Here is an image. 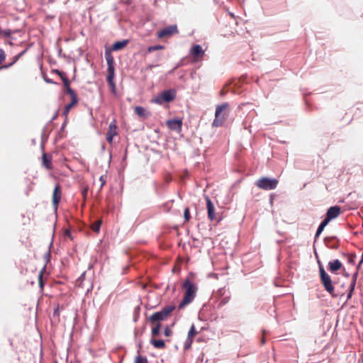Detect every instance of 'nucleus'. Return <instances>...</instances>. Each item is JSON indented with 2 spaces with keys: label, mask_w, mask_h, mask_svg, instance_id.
<instances>
[{
  "label": "nucleus",
  "mask_w": 363,
  "mask_h": 363,
  "mask_svg": "<svg viewBox=\"0 0 363 363\" xmlns=\"http://www.w3.org/2000/svg\"><path fill=\"white\" fill-rule=\"evenodd\" d=\"M184 65V58H182L174 65V67L172 69H170L167 72V74L168 75L173 74L176 69H177L179 67H182Z\"/></svg>",
  "instance_id": "32"
},
{
  "label": "nucleus",
  "mask_w": 363,
  "mask_h": 363,
  "mask_svg": "<svg viewBox=\"0 0 363 363\" xmlns=\"http://www.w3.org/2000/svg\"><path fill=\"white\" fill-rule=\"evenodd\" d=\"M6 55L2 48H0V65L6 60Z\"/></svg>",
  "instance_id": "47"
},
{
  "label": "nucleus",
  "mask_w": 363,
  "mask_h": 363,
  "mask_svg": "<svg viewBox=\"0 0 363 363\" xmlns=\"http://www.w3.org/2000/svg\"><path fill=\"white\" fill-rule=\"evenodd\" d=\"M342 255L347 257V262L350 264L354 265L356 263L357 255L355 253L342 252Z\"/></svg>",
  "instance_id": "26"
},
{
  "label": "nucleus",
  "mask_w": 363,
  "mask_h": 363,
  "mask_svg": "<svg viewBox=\"0 0 363 363\" xmlns=\"http://www.w3.org/2000/svg\"><path fill=\"white\" fill-rule=\"evenodd\" d=\"M134 111L136 115L144 119L147 118L151 115L149 111L140 106H135Z\"/></svg>",
  "instance_id": "20"
},
{
  "label": "nucleus",
  "mask_w": 363,
  "mask_h": 363,
  "mask_svg": "<svg viewBox=\"0 0 363 363\" xmlns=\"http://www.w3.org/2000/svg\"><path fill=\"white\" fill-rule=\"evenodd\" d=\"M357 280V278H353V277H352V280H351L350 284H353L354 285H355V286H356Z\"/></svg>",
  "instance_id": "63"
},
{
  "label": "nucleus",
  "mask_w": 363,
  "mask_h": 363,
  "mask_svg": "<svg viewBox=\"0 0 363 363\" xmlns=\"http://www.w3.org/2000/svg\"><path fill=\"white\" fill-rule=\"evenodd\" d=\"M166 320L167 319L164 318L160 311L153 313L147 318V320L150 323H161L162 321H164Z\"/></svg>",
  "instance_id": "18"
},
{
  "label": "nucleus",
  "mask_w": 363,
  "mask_h": 363,
  "mask_svg": "<svg viewBox=\"0 0 363 363\" xmlns=\"http://www.w3.org/2000/svg\"><path fill=\"white\" fill-rule=\"evenodd\" d=\"M192 301H193V300L184 296L182 301H180V303L178 305V309L179 310L182 309L186 306L191 303Z\"/></svg>",
  "instance_id": "29"
},
{
  "label": "nucleus",
  "mask_w": 363,
  "mask_h": 363,
  "mask_svg": "<svg viewBox=\"0 0 363 363\" xmlns=\"http://www.w3.org/2000/svg\"><path fill=\"white\" fill-rule=\"evenodd\" d=\"M116 121L113 119L109 124L108 130L106 135V140L108 143H112L113 138L118 135Z\"/></svg>",
  "instance_id": "8"
},
{
  "label": "nucleus",
  "mask_w": 363,
  "mask_h": 363,
  "mask_svg": "<svg viewBox=\"0 0 363 363\" xmlns=\"http://www.w3.org/2000/svg\"><path fill=\"white\" fill-rule=\"evenodd\" d=\"M329 223V222H328L326 220L323 219L320 223L319 224V225L318 226V228L316 230V232H315V236H314V244H313V246L315 245V242H316L317 239L319 238V236L321 235V233H323V231L324 230L325 228L326 227V225Z\"/></svg>",
  "instance_id": "22"
},
{
  "label": "nucleus",
  "mask_w": 363,
  "mask_h": 363,
  "mask_svg": "<svg viewBox=\"0 0 363 363\" xmlns=\"http://www.w3.org/2000/svg\"><path fill=\"white\" fill-rule=\"evenodd\" d=\"M191 213L189 207L184 208V218L185 221H189L191 219Z\"/></svg>",
  "instance_id": "42"
},
{
  "label": "nucleus",
  "mask_w": 363,
  "mask_h": 363,
  "mask_svg": "<svg viewBox=\"0 0 363 363\" xmlns=\"http://www.w3.org/2000/svg\"><path fill=\"white\" fill-rule=\"evenodd\" d=\"M28 49H24L23 50H22L21 52L18 53V55L20 56V57H21L22 56H23L25 55V53L27 52Z\"/></svg>",
  "instance_id": "61"
},
{
  "label": "nucleus",
  "mask_w": 363,
  "mask_h": 363,
  "mask_svg": "<svg viewBox=\"0 0 363 363\" xmlns=\"http://www.w3.org/2000/svg\"><path fill=\"white\" fill-rule=\"evenodd\" d=\"M166 124L171 130L180 132L182 128V118L175 117L167 121Z\"/></svg>",
  "instance_id": "7"
},
{
  "label": "nucleus",
  "mask_w": 363,
  "mask_h": 363,
  "mask_svg": "<svg viewBox=\"0 0 363 363\" xmlns=\"http://www.w3.org/2000/svg\"><path fill=\"white\" fill-rule=\"evenodd\" d=\"M327 268L330 273L337 274V272L343 268V265L340 260L335 259L328 262Z\"/></svg>",
  "instance_id": "13"
},
{
  "label": "nucleus",
  "mask_w": 363,
  "mask_h": 363,
  "mask_svg": "<svg viewBox=\"0 0 363 363\" xmlns=\"http://www.w3.org/2000/svg\"><path fill=\"white\" fill-rule=\"evenodd\" d=\"M278 183L276 178L262 177L257 181L256 185L264 190H272L277 188Z\"/></svg>",
  "instance_id": "4"
},
{
  "label": "nucleus",
  "mask_w": 363,
  "mask_h": 363,
  "mask_svg": "<svg viewBox=\"0 0 363 363\" xmlns=\"http://www.w3.org/2000/svg\"><path fill=\"white\" fill-rule=\"evenodd\" d=\"M229 104L227 102L219 104L216 108L215 116L216 118L220 117L221 113L228 107Z\"/></svg>",
  "instance_id": "25"
},
{
  "label": "nucleus",
  "mask_w": 363,
  "mask_h": 363,
  "mask_svg": "<svg viewBox=\"0 0 363 363\" xmlns=\"http://www.w3.org/2000/svg\"><path fill=\"white\" fill-rule=\"evenodd\" d=\"M223 118V117H222L220 119H219V118H216L213 120V124H212V125H213V126H214V127H219V126H221V125H222V123H223V122H222V118Z\"/></svg>",
  "instance_id": "46"
},
{
  "label": "nucleus",
  "mask_w": 363,
  "mask_h": 363,
  "mask_svg": "<svg viewBox=\"0 0 363 363\" xmlns=\"http://www.w3.org/2000/svg\"><path fill=\"white\" fill-rule=\"evenodd\" d=\"M102 220L99 219L91 225V229L94 232L99 233L100 232Z\"/></svg>",
  "instance_id": "33"
},
{
  "label": "nucleus",
  "mask_w": 363,
  "mask_h": 363,
  "mask_svg": "<svg viewBox=\"0 0 363 363\" xmlns=\"http://www.w3.org/2000/svg\"><path fill=\"white\" fill-rule=\"evenodd\" d=\"M111 52L113 51L110 48H106L104 56L107 62V72H115V61Z\"/></svg>",
  "instance_id": "9"
},
{
  "label": "nucleus",
  "mask_w": 363,
  "mask_h": 363,
  "mask_svg": "<svg viewBox=\"0 0 363 363\" xmlns=\"http://www.w3.org/2000/svg\"><path fill=\"white\" fill-rule=\"evenodd\" d=\"M12 34H13V31L11 29L3 30L0 27V35L6 37V38H10Z\"/></svg>",
  "instance_id": "38"
},
{
  "label": "nucleus",
  "mask_w": 363,
  "mask_h": 363,
  "mask_svg": "<svg viewBox=\"0 0 363 363\" xmlns=\"http://www.w3.org/2000/svg\"><path fill=\"white\" fill-rule=\"evenodd\" d=\"M138 354L135 357L134 363H148L147 358L140 354V350L137 352Z\"/></svg>",
  "instance_id": "30"
},
{
  "label": "nucleus",
  "mask_w": 363,
  "mask_h": 363,
  "mask_svg": "<svg viewBox=\"0 0 363 363\" xmlns=\"http://www.w3.org/2000/svg\"><path fill=\"white\" fill-rule=\"evenodd\" d=\"M319 276L324 289L333 297H337V295L335 294V287L330 276L325 270L319 272Z\"/></svg>",
  "instance_id": "3"
},
{
  "label": "nucleus",
  "mask_w": 363,
  "mask_h": 363,
  "mask_svg": "<svg viewBox=\"0 0 363 363\" xmlns=\"http://www.w3.org/2000/svg\"><path fill=\"white\" fill-rule=\"evenodd\" d=\"M52 157L51 155L45 153V152L43 153L42 164L45 169L50 170L53 168L52 164Z\"/></svg>",
  "instance_id": "19"
},
{
  "label": "nucleus",
  "mask_w": 363,
  "mask_h": 363,
  "mask_svg": "<svg viewBox=\"0 0 363 363\" xmlns=\"http://www.w3.org/2000/svg\"><path fill=\"white\" fill-rule=\"evenodd\" d=\"M16 62H14V60L12 58V61H11V62L8 63V64H5L4 65H1L0 67V70L1 69H9L10 67H11Z\"/></svg>",
  "instance_id": "45"
},
{
  "label": "nucleus",
  "mask_w": 363,
  "mask_h": 363,
  "mask_svg": "<svg viewBox=\"0 0 363 363\" xmlns=\"http://www.w3.org/2000/svg\"><path fill=\"white\" fill-rule=\"evenodd\" d=\"M62 187L59 184H56L52 193V203L56 210L61 201Z\"/></svg>",
  "instance_id": "10"
},
{
  "label": "nucleus",
  "mask_w": 363,
  "mask_h": 363,
  "mask_svg": "<svg viewBox=\"0 0 363 363\" xmlns=\"http://www.w3.org/2000/svg\"><path fill=\"white\" fill-rule=\"evenodd\" d=\"M65 235L68 237L71 240L73 239V238L72 236V233L69 230H66V231L65 232Z\"/></svg>",
  "instance_id": "54"
},
{
  "label": "nucleus",
  "mask_w": 363,
  "mask_h": 363,
  "mask_svg": "<svg viewBox=\"0 0 363 363\" xmlns=\"http://www.w3.org/2000/svg\"><path fill=\"white\" fill-rule=\"evenodd\" d=\"M66 124H67V121L65 120V121L63 122V123L62 124V126H61V128H60V130L58 131V133H59L60 131H63V130H64V129H65V126H66Z\"/></svg>",
  "instance_id": "60"
},
{
  "label": "nucleus",
  "mask_w": 363,
  "mask_h": 363,
  "mask_svg": "<svg viewBox=\"0 0 363 363\" xmlns=\"http://www.w3.org/2000/svg\"><path fill=\"white\" fill-rule=\"evenodd\" d=\"M152 330H151L152 337L160 335L162 323H152Z\"/></svg>",
  "instance_id": "24"
},
{
  "label": "nucleus",
  "mask_w": 363,
  "mask_h": 363,
  "mask_svg": "<svg viewBox=\"0 0 363 363\" xmlns=\"http://www.w3.org/2000/svg\"><path fill=\"white\" fill-rule=\"evenodd\" d=\"M355 285H354L353 284H350L347 290V301L350 300L352 297Z\"/></svg>",
  "instance_id": "35"
},
{
  "label": "nucleus",
  "mask_w": 363,
  "mask_h": 363,
  "mask_svg": "<svg viewBox=\"0 0 363 363\" xmlns=\"http://www.w3.org/2000/svg\"><path fill=\"white\" fill-rule=\"evenodd\" d=\"M163 49H164V45H160V44L148 46L147 48L146 51H145V55H147L148 53H151V52H155V51L163 50Z\"/></svg>",
  "instance_id": "28"
},
{
  "label": "nucleus",
  "mask_w": 363,
  "mask_h": 363,
  "mask_svg": "<svg viewBox=\"0 0 363 363\" xmlns=\"http://www.w3.org/2000/svg\"><path fill=\"white\" fill-rule=\"evenodd\" d=\"M172 330L171 329V326L169 325H166L164 328L163 334L165 337H170L172 335Z\"/></svg>",
  "instance_id": "40"
},
{
  "label": "nucleus",
  "mask_w": 363,
  "mask_h": 363,
  "mask_svg": "<svg viewBox=\"0 0 363 363\" xmlns=\"http://www.w3.org/2000/svg\"><path fill=\"white\" fill-rule=\"evenodd\" d=\"M341 213V207L340 206L335 205L330 206L328 208L325 220H326L328 222H330L331 220L337 218Z\"/></svg>",
  "instance_id": "6"
},
{
  "label": "nucleus",
  "mask_w": 363,
  "mask_h": 363,
  "mask_svg": "<svg viewBox=\"0 0 363 363\" xmlns=\"http://www.w3.org/2000/svg\"><path fill=\"white\" fill-rule=\"evenodd\" d=\"M44 81L48 84H58L57 82H55L53 79L48 78L46 75L43 76Z\"/></svg>",
  "instance_id": "50"
},
{
  "label": "nucleus",
  "mask_w": 363,
  "mask_h": 363,
  "mask_svg": "<svg viewBox=\"0 0 363 363\" xmlns=\"http://www.w3.org/2000/svg\"><path fill=\"white\" fill-rule=\"evenodd\" d=\"M60 315V306L57 305L53 311L52 318H57Z\"/></svg>",
  "instance_id": "48"
},
{
  "label": "nucleus",
  "mask_w": 363,
  "mask_h": 363,
  "mask_svg": "<svg viewBox=\"0 0 363 363\" xmlns=\"http://www.w3.org/2000/svg\"><path fill=\"white\" fill-rule=\"evenodd\" d=\"M115 72H107L106 82L111 89V91L113 94H116V86L114 82Z\"/></svg>",
  "instance_id": "16"
},
{
  "label": "nucleus",
  "mask_w": 363,
  "mask_h": 363,
  "mask_svg": "<svg viewBox=\"0 0 363 363\" xmlns=\"http://www.w3.org/2000/svg\"><path fill=\"white\" fill-rule=\"evenodd\" d=\"M269 313L272 315L274 313H276V311H275V308L274 307L273 308H270L269 310L268 311Z\"/></svg>",
  "instance_id": "59"
},
{
  "label": "nucleus",
  "mask_w": 363,
  "mask_h": 363,
  "mask_svg": "<svg viewBox=\"0 0 363 363\" xmlns=\"http://www.w3.org/2000/svg\"><path fill=\"white\" fill-rule=\"evenodd\" d=\"M63 84L65 87L67 94H69L71 98V101H74L75 103H79L78 96L75 91L71 88L69 79H63Z\"/></svg>",
  "instance_id": "15"
},
{
  "label": "nucleus",
  "mask_w": 363,
  "mask_h": 363,
  "mask_svg": "<svg viewBox=\"0 0 363 363\" xmlns=\"http://www.w3.org/2000/svg\"><path fill=\"white\" fill-rule=\"evenodd\" d=\"M362 263H363V252H362V254L361 255V259H360L359 263L357 265V269H361Z\"/></svg>",
  "instance_id": "53"
},
{
  "label": "nucleus",
  "mask_w": 363,
  "mask_h": 363,
  "mask_svg": "<svg viewBox=\"0 0 363 363\" xmlns=\"http://www.w3.org/2000/svg\"><path fill=\"white\" fill-rule=\"evenodd\" d=\"M77 104L78 103H75V101L70 100V102L66 104L63 109V115L67 116L68 113L70 111L71 108L76 106Z\"/></svg>",
  "instance_id": "31"
},
{
  "label": "nucleus",
  "mask_w": 363,
  "mask_h": 363,
  "mask_svg": "<svg viewBox=\"0 0 363 363\" xmlns=\"http://www.w3.org/2000/svg\"><path fill=\"white\" fill-rule=\"evenodd\" d=\"M178 33L179 30L176 24L169 25L160 30L157 32V37L159 38H169Z\"/></svg>",
  "instance_id": "5"
},
{
  "label": "nucleus",
  "mask_w": 363,
  "mask_h": 363,
  "mask_svg": "<svg viewBox=\"0 0 363 363\" xmlns=\"http://www.w3.org/2000/svg\"><path fill=\"white\" fill-rule=\"evenodd\" d=\"M227 92H228V90L223 89L220 91V94L221 96H224L227 94Z\"/></svg>",
  "instance_id": "58"
},
{
  "label": "nucleus",
  "mask_w": 363,
  "mask_h": 363,
  "mask_svg": "<svg viewBox=\"0 0 363 363\" xmlns=\"http://www.w3.org/2000/svg\"><path fill=\"white\" fill-rule=\"evenodd\" d=\"M177 96V91L174 89H168L157 94L155 98L151 99V102L162 105L164 103L169 104L173 101Z\"/></svg>",
  "instance_id": "1"
},
{
  "label": "nucleus",
  "mask_w": 363,
  "mask_h": 363,
  "mask_svg": "<svg viewBox=\"0 0 363 363\" xmlns=\"http://www.w3.org/2000/svg\"><path fill=\"white\" fill-rule=\"evenodd\" d=\"M51 72H52V73L57 74L60 77V79H62V82H63V79H69L67 76L66 75V74L65 72H63L62 71H60V69H52Z\"/></svg>",
  "instance_id": "36"
},
{
  "label": "nucleus",
  "mask_w": 363,
  "mask_h": 363,
  "mask_svg": "<svg viewBox=\"0 0 363 363\" xmlns=\"http://www.w3.org/2000/svg\"><path fill=\"white\" fill-rule=\"evenodd\" d=\"M46 266L47 264H45L44 267L42 268V269L40 270V272H39V274L38 275H41V278H43V274L44 272H45L46 270Z\"/></svg>",
  "instance_id": "56"
},
{
  "label": "nucleus",
  "mask_w": 363,
  "mask_h": 363,
  "mask_svg": "<svg viewBox=\"0 0 363 363\" xmlns=\"http://www.w3.org/2000/svg\"><path fill=\"white\" fill-rule=\"evenodd\" d=\"M230 299V292L228 291L227 295L223 296V297L220 298V301L218 304V308H221L225 304H227Z\"/></svg>",
  "instance_id": "27"
},
{
  "label": "nucleus",
  "mask_w": 363,
  "mask_h": 363,
  "mask_svg": "<svg viewBox=\"0 0 363 363\" xmlns=\"http://www.w3.org/2000/svg\"><path fill=\"white\" fill-rule=\"evenodd\" d=\"M176 307L174 304H169L164 306L161 310V313L163 314L164 318L167 319L172 312L175 310Z\"/></svg>",
  "instance_id": "23"
},
{
  "label": "nucleus",
  "mask_w": 363,
  "mask_h": 363,
  "mask_svg": "<svg viewBox=\"0 0 363 363\" xmlns=\"http://www.w3.org/2000/svg\"><path fill=\"white\" fill-rule=\"evenodd\" d=\"M150 344L156 349H164L166 347L165 341L162 339H155L152 337L150 340Z\"/></svg>",
  "instance_id": "21"
},
{
  "label": "nucleus",
  "mask_w": 363,
  "mask_h": 363,
  "mask_svg": "<svg viewBox=\"0 0 363 363\" xmlns=\"http://www.w3.org/2000/svg\"><path fill=\"white\" fill-rule=\"evenodd\" d=\"M197 333H198V332L196 331V328H195L194 325V324H192V325H191V328H190V329H189V332H188V335H187V337H191V338H193V339H194V337L197 334Z\"/></svg>",
  "instance_id": "41"
},
{
  "label": "nucleus",
  "mask_w": 363,
  "mask_h": 363,
  "mask_svg": "<svg viewBox=\"0 0 363 363\" xmlns=\"http://www.w3.org/2000/svg\"><path fill=\"white\" fill-rule=\"evenodd\" d=\"M106 177V175H101L99 178L100 182H101V186H104L106 183V179H105Z\"/></svg>",
  "instance_id": "55"
},
{
  "label": "nucleus",
  "mask_w": 363,
  "mask_h": 363,
  "mask_svg": "<svg viewBox=\"0 0 363 363\" xmlns=\"http://www.w3.org/2000/svg\"><path fill=\"white\" fill-rule=\"evenodd\" d=\"M38 284L40 290H43L45 284V281H44L43 278H41V275H38Z\"/></svg>",
  "instance_id": "49"
},
{
  "label": "nucleus",
  "mask_w": 363,
  "mask_h": 363,
  "mask_svg": "<svg viewBox=\"0 0 363 363\" xmlns=\"http://www.w3.org/2000/svg\"><path fill=\"white\" fill-rule=\"evenodd\" d=\"M20 56L18 55V54H17L16 55L13 56V59L14 60V62H16L20 59Z\"/></svg>",
  "instance_id": "64"
},
{
  "label": "nucleus",
  "mask_w": 363,
  "mask_h": 363,
  "mask_svg": "<svg viewBox=\"0 0 363 363\" xmlns=\"http://www.w3.org/2000/svg\"><path fill=\"white\" fill-rule=\"evenodd\" d=\"M206 202L208 218L211 221H213L216 220V209L214 204L208 196H206Z\"/></svg>",
  "instance_id": "11"
},
{
  "label": "nucleus",
  "mask_w": 363,
  "mask_h": 363,
  "mask_svg": "<svg viewBox=\"0 0 363 363\" xmlns=\"http://www.w3.org/2000/svg\"><path fill=\"white\" fill-rule=\"evenodd\" d=\"M314 252H315V255L316 258L318 259L317 263H318V271H319V272H322L323 270H325V268H324V266L322 264V262L318 259V253L316 252V250H315V248H314Z\"/></svg>",
  "instance_id": "43"
},
{
  "label": "nucleus",
  "mask_w": 363,
  "mask_h": 363,
  "mask_svg": "<svg viewBox=\"0 0 363 363\" xmlns=\"http://www.w3.org/2000/svg\"><path fill=\"white\" fill-rule=\"evenodd\" d=\"M324 243L327 247L336 250L340 246V240L337 236H328L324 238Z\"/></svg>",
  "instance_id": "14"
},
{
  "label": "nucleus",
  "mask_w": 363,
  "mask_h": 363,
  "mask_svg": "<svg viewBox=\"0 0 363 363\" xmlns=\"http://www.w3.org/2000/svg\"><path fill=\"white\" fill-rule=\"evenodd\" d=\"M130 43L129 39H123L122 40L115 41L109 48L113 52L119 51L125 48Z\"/></svg>",
  "instance_id": "17"
},
{
  "label": "nucleus",
  "mask_w": 363,
  "mask_h": 363,
  "mask_svg": "<svg viewBox=\"0 0 363 363\" xmlns=\"http://www.w3.org/2000/svg\"><path fill=\"white\" fill-rule=\"evenodd\" d=\"M137 347H138V350L140 351L142 347H143V342H142V340H140L138 344H137Z\"/></svg>",
  "instance_id": "62"
},
{
  "label": "nucleus",
  "mask_w": 363,
  "mask_h": 363,
  "mask_svg": "<svg viewBox=\"0 0 363 363\" xmlns=\"http://www.w3.org/2000/svg\"><path fill=\"white\" fill-rule=\"evenodd\" d=\"M193 275V272H190L189 274L188 277L182 283V287L185 290L184 296L194 301V298L196 297L198 286L190 279V277Z\"/></svg>",
  "instance_id": "2"
},
{
  "label": "nucleus",
  "mask_w": 363,
  "mask_h": 363,
  "mask_svg": "<svg viewBox=\"0 0 363 363\" xmlns=\"http://www.w3.org/2000/svg\"><path fill=\"white\" fill-rule=\"evenodd\" d=\"M189 54L196 60L201 59L205 55V50L199 44H194L190 49Z\"/></svg>",
  "instance_id": "12"
},
{
  "label": "nucleus",
  "mask_w": 363,
  "mask_h": 363,
  "mask_svg": "<svg viewBox=\"0 0 363 363\" xmlns=\"http://www.w3.org/2000/svg\"><path fill=\"white\" fill-rule=\"evenodd\" d=\"M51 259V250H48V251L44 255V260L45 264H48Z\"/></svg>",
  "instance_id": "44"
},
{
  "label": "nucleus",
  "mask_w": 363,
  "mask_h": 363,
  "mask_svg": "<svg viewBox=\"0 0 363 363\" xmlns=\"http://www.w3.org/2000/svg\"><path fill=\"white\" fill-rule=\"evenodd\" d=\"M57 56L60 57H66V55L62 54V50L60 47L57 48Z\"/></svg>",
  "instance_id": "51"
},
{
  "label": "nucleus",
  "mask_w": 363,
  "mask_h": 363,
  "mask_svg": "<svg viewBox=\"0 0 363 363\" xmlns=\"http://www.w3.org/2000/svg\"><path fill=\"white\" fill-rule=\"evenodd\" d=\"M194 339L191 337H187L184 344V350H188L191 347L192 343H193Z\"/></svg>",
  "instance_id": "37"
},
{
  "label": "nucleus",
  "mask_w": 363,
  "mask_h": 363,
  "mask_svg": "<svg viewBox=\"0 0 363 363\" xmlns=\"http://www.w3.org/2000/svg\"><path fill=\"white\" fill-rule=\"evenodd\" d=\"M228 289H226L225 287H222L218 289L216 292V296L220 298L225 295H227Z\"/></svg>",
  "instance_id": "39"
},
{
  "label": "nucleus",
  "mask_w": 363,
  "mask_h": 363,
  "mask_svg": "<svg viewBox=\"0 0 363 363\" xmlns=\"http://www.w3.org/2000/svg\"><path fill=\"white\" fill-rule=\"evenodd\" d=\"M140 314V306H137L133 310V322L136 323L138 321Z\"/></svg>",
  "instance_id": "34"
},
{
  "label": "nucleus",
  "mask_w": 363,
  "mask_h": 363,
  "mask_svg": "<svg viewBox=\"0 0 363 363\" xmlns=\"http://www.w3.org/2000/svg\"><path fill=\"white\" fill-rule=\"evenodd\" d=\"M157 66H158V65H157V64H150V65H148L145 67V70H146V71L151 70L152 68L156 67H157Z\"/></svg>",
  "instance_id": "52"
},
{
  "label": "nucleus",
  "mask_w": 363,
  "mask_h": 363,
  "mask_svg": "<svg viewBox=\"0 0 363 363\" xmlns=\"http://www.w3.org/2000/svg\"><path fill=\"white\" fill-rule=\"evenodd\" d=\"M359 270H360V269H356V272H354V273L352 274V277L353 278H358V275H359Z\"/></svg>",
  "instance_id": "57"
}]
</instances>
